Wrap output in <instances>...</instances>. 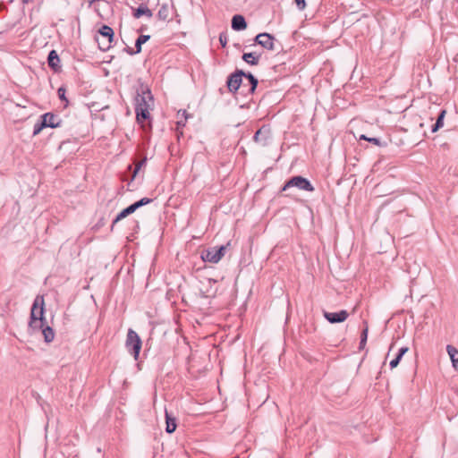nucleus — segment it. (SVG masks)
Segmentation results:
<instances>
[{"mask_svg":"<svg viewBox=\"0 0 458 458\" xmlns=\"http://www.w3.org/2000/svg\"><path fill=\"white\" fill-rule=\"evenodd\" d=\"M219 42L223 47H225L228 42V36L226 33H221L219 35Z\"/></svg>","mask_w":458,"mask_h":458,"instance_id":"c756f323","label":"nucleus"},{"mask_svg":"<svg viewBox=\"0 0 458 458\" xmlns=\"http://www.w3.org/2000/svg\"><path fill=\"white\" fill-rule=\"evenodd\" d=\"M185 111H182V115L184 116L185 120L187 119V117L185 116Z\"/></svg>","mask_w":458,"mask_h":458,"instance_id":"c9c22d12","label":"nucleus"},{"mask_svg":"<svg viewBox=\"0 0 458 458\" xmlns=\"http://www.w3.org/2000/svg\"><path fill=\"white\" fill-rule=\"evenodd\" d=\"M142 15H145L148 18H151L153 16V13L146 5L141 4L137 9L134 10L133 17L136 18V19H139Z\"/></svg>","mask_w":458,"mask_h":458,"instance_id":"ddd939ff","label":"nucleus"},{"mask_svg":"<svg viewBox=\"0 0 458 458\" xmlns=\"http://www.w3.org/2000/svg\"><path fill=\"white\" fill-rule=\"evenodd\" d=\"M291 187H296L300 190L306 191H313L314 187L311 185L309 180L302 176H293L290 180H288L284 185L282 191H286Z\"/></svg>","mask_w":458,"mask_h":458,"instance_id":"39448f33","label":"nucleus"},{"mask_svg":"<svg viewBox=\"0 0 458 458\" xmlns=\"http://www.w3.org/2000/svg\"><path fill=\"white\" fill-rule=\"evenodd\" d=\"M42 119L46 123V127L56 128L60 125L59 118L51 113H47L42 115Z\"/></svg>","mask_w":458,"mask_h":458,"instance_id":"9b49d317","label":"nucleus"},{"mask_svg":"<svg viewBox=\"0 0 458 458\" xmlns=\"http://www.w3.org/2000/svg\"><path fill=\"white\" fill-rule=\"evenodd\" d=\"M44 298L37 296L31 308L30 327L33 330L40 329L45 325Z\"/></svg>","mask_w":458,"mask_h":458,"instance_id":"f03ea898","label":"nucleus"},{"mask_svg":"<svg viewBox=\"0 0 458 458\" xmlns=\"http://www.w3.org/2000/svg\"><path fill=\"white\" fill-rule=\"evenodd\" d=\"M445 114V111L442 110L437 119V122L435 123V124L432 127L433 132L437 131L439 128L443 127Z\"/></svg>","mask_w":458,"mask_h":458,"instance_id":"4be33fe9","label":"nucleus"},{"mask_svg":"<svg viewBox=\"0 0 458 458\" xmlns=\"http://www.w3.org/2000/svg\"><path fill=\"white\" fill-rule=\"evenodd\" d=\"M299 10L302 11L306 7L305 0H294Z\"/></svg>","mask_w":458,"mask_h":458,"instance_id":"2f4dec72","label":"nucleus"},{"mask_svg":"<svg viewBox=\"0 0 458 458\" xmlns=\"http://www.w3.org/2000/svg\"><path fill=\"white\" fill-rule=\"evenodd\" d=\"M41 329H42V335L44 336L45 342L51 343L55 337L54 330L48 326H46V327L44 326Z\"/></svg>","mask_w":458,"mask_h":458,"instance_id":"aec40b11","label":"nucleus"},{"mask_svg":"<svg viewBox=\"0 0 458 458\" xmlns=\"http://www.w3.org/2000/svg\"><path fill=\"white\" fill-rule=\"evenodd\" d=\"M349 313L344 310L339 312H324L325 318L332 324L344 322L347 319Z\"/></svg>","mask_w":458,"mask_h":458,"instance_id":"9d476101","label":"nucleus"},{"mask_svg":"<svg viewBox=\"0 0 458 458\" xmlns=\"http://www.w3.org/2000/svg\"><path fill=\"white\" fill-rule=\"evenodd\" d=\"M275 38L268 33H259L255 38V42L268 50L275 49Z\"/></svg>","mask_w":458,"mask_h":458,"instance_id":"6e6552de","label":"nucleus"},{"mask_svg":"<svg viewBox=\"0 0 458 458\" xmlns=\"http://www.w3.org/2000/svg\"><path fill=\"white\" fill-rule=\"evenodd\" d=\"M232 28L234 30H242L247 28V23L242 15L236 14L232 19Z\"/></svg>","mask_w":458,"mask_h":458,"instance_id":"f8f14e48","label":"nucleus"},{"mask_svg":"<svg viewBox=\"0 0 458 458\" xmlns=\"http://www.w3.org/2000/svg\"><path fill=\"white\" fill-rule=\"evenodd\" d=\"M99 36L97 38V42L102 51H106L111 47V43L114 38V30L107 25H103L98 30Z\"/></svg>","mask_w":458,"mask_h":458,"instance_id":"20e7f679","label":"nucleus"},{"mask_svg":"<svg viewBox=\"0 0 458 458\" xmlns=\"http://www.w3.org/2000/svg\"><path fill=\"white\" fill-rule=\"evenodd\" d=\"M242 59L250 65H257L259 64V55H257L255 53H244Z\"/></svg>","mask_w":458,"mask_h":458,"instance_id":"f3484780","label":"nucleus"},{"mask_svg":"<svg viewBox=\"0 0 458 458\" xmlns=\"http://www.w3.org/2000/svg\"><path fill=\"white\" fill-rule=\"evenodd\" d=\"M151 201H152L151 199L143 198V199H140L139 201L135 202L134 206H135L136 209H138L139 208H140L144 205H147V204L150 203Z\"/></svg>","mask_w":458,"mask_h":458,"instance_id":"bb28decb","label":"nucleus"},{"mask_svg":"<svg viewBox=\"0 0 458 458\" xmlns=\"http://www.w3.org/2000/svg\"><path fill=\"white\" fill-rule=\"evenodd\" d=\"M58 97L61 100L64 101L66 104L68 103L67 98H65V89L60 87L57 90Z\"/></svg>","mask_w":458,"mask_h":458,"instance_id":"c85d7f7f","label":"nucleus"},{"mask_svg":"<svg viewBox=\"0 0 458 458\" xmlns=\"http://www.w3.org/2000/svg\"><path fill=\"white\" fill-rule=\"evenodd\" d=\"M368 332H369V328H368V326L366 325V327L362 330V333L360 335V348H363L364 345L366 344L367 338H368Z\"/></svg>","mask_w":458,"mask_h":458,"instance_id":"5701e85b","label":"nucleus"},{"mask_svg":"<svg viewBox=\"0 0 458 458\" xmlns=\"http://www.w3.org/2000/svg\"><path fill=\"white\" fill-rule=\"evenodd\" d=\"M141 344V339L139 335L134 330L129 329L126 336L125 347L128 352L133 356L135 360L139 358Z\"/></svg>","mask_w":458,"mask_h":458,"instance_id":"7ed1b4c3","label":"nucleus"},{"mask_svg":"<svg viewBox=\"0 0 458 458\" xmlns=\"http://www.w3.org/2000/svg\"><path fill=\"white\" fill-rule=\"evenodd\" d=\"M150 36L149 35H140L137 39H136V42H135V47H136V50L133 51L132 49H129L128 50V53L130 55H134V54H139L140 51H141V46L142 44L146 43L148 39H149Z\"/></svg>","mask_w":458,"mask_h":458,"instance_id":"2eb2a0df","label":"nucleus"},{"mask_svg":"<svg viewBox=\"0 0 458 458\" xmlns=\"http://www.w3.org/2000/svg\"><path fill=\"white\" fill-rule=\"evenodd\" d=\"M169 13H170V11H169L168 5L166 4H164L159 8L157 16L158 20L165 21L169 17Z\"/></svg>","mask_w":458,"mask_h":458,"instance_id":"412c9836","label":"nucleus"},{"mask_svg":"<svg viewBox=\"0 0 458 458\" xmlns=\"http://www.w3.org/2000/svg\"><path fill=\"white\" fill-rule=\"evenodd\" d=\"M243 75H245V73L242 71H238L229 76L227 80V87L231 92L238 90L242 81Z\"/></svg>","mask_w":458,"mask_h":458,"instance_id":"1a4fd4ad","label":"nucleus"},{"mask_svg":"<svg viewBox=\"0 0 458 458\" xmlns=\"http://www.w3.org/2000/svg\"><path fill=\"white\" fill-rule=\"evenodd\" d=\"M225 247L220 246V247H215L208 249L205 250L201 258L204 261L210 262V263H217L222 257L225 255Z\"/></svg>","mask_w":458,"mask_h":458,"instance_id":"423d86ee","label":"nucleus"},{"mask_svg":"<svg viewBox=\"0 0 458 458\" xmlns=\"http://www.w3.org/2000/svg\"><path fill=\"white\" fill-rule=\"evenodd\" d=\"M447 353L451 359L453 367L458 370V350L453 345L446 346Z\"/></svg>","mask_w":458,"mask_h":458,"instance_id":"4468645a","label":"nucleus"},{"mask_svg":"<svg viewBox=\"0 0 458 458\" xmlns=\"http://www.w3.org/2000/svg\"><path fill=\"white\" fill-rule=\"evenodd\" d=\"M177 124L178 125H184V122L182 121V120H178Z\"/></svg>","mask_w":458,"mask_h":458,"instance_id":"f704fd0d","label":"nucleus"},{"mask_svg":"<svg viewBox=\"0 0 458 458\" xmlns=\"http://www.w3.org/2000/svg\"><path fill=\"white\" fill-rule=\"evenodd\" d=\"M360 139V140H365L367 141H369V142H371V143H373L375 145L381 146V142H380V140L377 138H369V137H367L365 135H361Z\"/></svg>","mask_w":458,"mask_h":458,"instance_id":"cd10ccee","label":"nucleus"},{"mask_svg":"<svg viewBox=\"0 0 458 458\" xmlns=\"http://www.w3.org/2000/svg\"><path fill=\"white\" fill-rule=\"evenodd\" d=\"M136 210V208L134 206V203L122 210L116 216V218L114 221V224L120 221L121 219H123L127 216L132 214Z\"/></svg>","mask_w":458,"mask_h":458,"instance_id":"a211bd4d","label":"nucleus"},{"mask_svg":"<svg viewBox=\"0 0 458 458\" xmlns=\"http://www.w3.org/2000/svg\"><path fill=\"white\" fill-rule=\"evenodd\" d=\"M146 163V159H143L140 163H139L137 165H136V171L135 173L140 169V167L141 165H143L144 164Z\"/></svg>","mask_w":458,"mask_h":458,"instance_id":"72a5a7b5","label":"nucleus"},{"mask_svg":"<svg viewBox=\"0 0 458 458\" xmlns=\"http://www.w3.org/2000/svg\"><path fill=\"white\" fill-rule=\"evenodd\" d=\"M151 201H152L151 199L143 198V199H140L139 201L135 202L134 206H135L136 209H138L139 208H140L144 205H147V204L150 203Z\"/></svg>","mask_w":458,"mask_h":458,"instance_id":"a878e982","label":"nucleus"},{"mask_svg":"<svg viewBox=\"0 0 458 458\" xmlns=\"http://www.w3.org/2000/svg\"><path fill=\"white\" fill-rule=\"evenodd\" d=\"M244 76L248 78V80L250 81V82L251 84L250 91L254 92V90L258 85V80L251 73L245 74Z\"/></svg>","mask_w":458,"mask_h":458,"instance_id":"b1692460","label":"nucleus"},{"mask_svg":"<svg viewBox=\"0 0 458 458\" xmlns=\"http://www.w3.org/2000/svg\"><path fill=\"white\" fill-rule=\"evenodd\" d=\"M48 65L56 70L59 67L60 59L55 50L50 51L47 57Z\"/></svg>","mask_w":458,"mask_h":458,"instance_id":"dca6fc26","label":"nucleus"},{"mask_svg":"<svg viewBox=\"0 0 458 458\" xmlns=\"http://www.w3.org/2000/svg\"><path fill=\"white\" fill-rule=\"evenodd\" d=\"M409 351V348L408 347H402L399 352H398V354L397 355H401V357L403 358V356Z\"/></svg>","mask_w":458,"mask_h":458,"instance_id":"473e14b6","label":"nucleus"},{"mask_svg":"<svg viewBox=\"0 0 458 458\" xmlns=\"http://www.w3.org/2000/svg\"><path fill=\"white\" fill-rule=\"evenodd\" d=\"M271 138L270 129L266 126L259 128L254 134L253 140L261 146H267Z\"/></svg>","mask_w":458,"mask_h":458,"instance_id":"0eeeda50","label":"nucleus"},{"mask_svg":"<svg viewBox=\"0 0 458 458\" xmlns=\"http://www.w3.org/2000/svg\"><path fill=\"white\" fill-rule=\"evenodd\" d=\"M402 360L401 355H397L394 360H392L389 363L391 369H394L398 366L400 360Z\"/></svg>","mask_w":458,"mask_h":458,"instance_id":"7c9ffc66","label":"nucleus"},{"mask_svg":"<svg viewBox=\"0 0 458 458\" xmlns=\"http://www.w3.org/2000/svg\"><path fill=\"white\" fill-rule=\"evenodd\" d=\"M165 422H166V428L165 431L167 433H173L176 429V421L175 419L171 417L167 411H165Z\"/></svg>","mask_w":458,"mask_h":458,"instance_id":"6ab92c4d","label":"nucleus"},{"mask_svg":"<svg viewBox=\"0 0 458 458\" xmlns=\"http://www.w3.org/2000/svg\"><path fill=\"white\" fill-rule=\"evenodd\" d=\"M154 107V98L148 89H142L135 98L136 119L144 123L150 118V111Z\"/></svg>","mask_w":458,"mask_h":458,"instance_id":"f257e3e1","label":"nucleus"},{"mask_svg":"<svg viewBox=\"0 0 458 458\" xmlns=\"http://www.w3.org/2000/svg\"><path fill=\"white\" fill-rule=\"evenodd\" d=\"M45 127L46 123H44L43 119L41 120V122H38L37 123H35L33 128V135H38Z\"/></svg>","mask_w":458,"mask_h":458,"instance_id":"393cba45","label":"nucleus"}]
</instances>
